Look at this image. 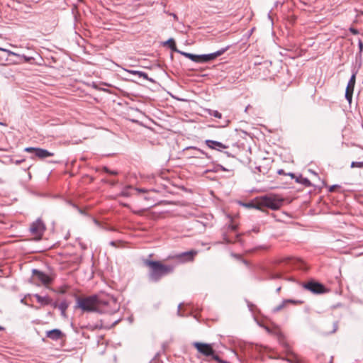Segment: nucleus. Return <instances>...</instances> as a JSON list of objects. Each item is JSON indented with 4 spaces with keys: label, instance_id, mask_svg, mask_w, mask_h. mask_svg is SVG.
Instances as JSON below:
<instances>
[{
    "label": "nucleus",
    "instance_id": "1",
    "mask_svg": "<svg viewBox=\"0 0 363 363\" xmlns=\"http://www.w3.org/2000/svg\"><path fill=\"white\" fill-rule=\"evenodd\" d=\"M143 264L147 267V278L151 282H158L163 277L174 272L175 264H166L161 261L144 259Z\"/></svg>",
    "mask_w": 363,
    "mask_h": 363
},
{
    "label": "nucleus",
    "instance_id": "2",
    "mask_svg": "<svg viewBox=\"0 0 363 363\" xmlns=\"http://www.w3.org/2000/svg\"><path fill=\"white\" fill-rule=\"evenodd\" d=\"M101 296H77V306L84 311H106V306L110 302L115 303L112 296L110 300L106 301L100 298Z\"/></svg>",
    "mask_w": 363,
    "mask_h": 363
},
{
    "label": "nucleus",
    "instance_id": "3",
    "mask_svg": "<svg viewBox=\"0 0 363 363\" xmlns=\"http://www.w3.org/2000/svg\"><path fill=\"white\" fill-rule=\"evenodd\" d=\"M257 323L259 326L263 327L268 333L275 335L277 337L279 344L284 347L286 354L287 355H291L294 359H292L291 358H287L286 359V361L291 363H298L295 354L291 351L289 344L286 341L284 335L277 327L271 329L266 325L260 324L259 322H257Z\"/></svg>",
    "mask_w": 363,
    "mask_h": 363
},
{
    "label": "nucleus",
    "instance_id": "4",
    "mask_svg": "<svg viewBox=\"0 0 363 363\" xmlns=\"http://www.w3.org/2000/svg\"><path fill=\"white\" fill-rule=\"evenodd\" d=\"M55 278V274L51 271L44 272L37 269L32 270L30 281L37 285H43L46 288H49Z\"/></svg>",
    "mask_w": 363,
    "mask_h": 363
},
{
    "label": "nucleus",
    "instance_id": "5",
    "mask_svg": "<svg viewBox=\"0 0 363 363\" xmlns=\"http://www.w3.org/2000/svg\"><path fill=\"white\" fill-rule=\"evenodd\" d=\"M301 286L312 294H320L332 293L333 291L325 285L314 279H310L303 282Z\"/></svg>",
    "mask_w": 363,
    "mask_h": 363
},
{
    "label": "nucleus",
    "instance_id": "6",
    "mask_svg": "<svg viewBox=\"0 0 363 363\" xmlns=\"http://www.w3.org/2000/svg\"><path fill=\"white\" fill-rule=\"evenodd\" d=\"M197 253L198 252L196 250H191L190 251L183 252L173 255H169L168 256L167 259H174L176 260L178 263L192 262L194 259V257L197 255Z\"/></svg>",
    "mask_w": 363,
    "mask_h": 363
},
{
    "label": "nucleus",
    "instance_id": "7",
    "mask_svg": "<svg viewBox=\"0 0 363 363\" xmlns=\"http://www.w3.org/2000/svg\"><path fill=\"white\" fill-rule=\"evenodd\" d=\"M45 229V223L40 218L32 223L30 226V233L34 235L35 238L38 240L41 239Z\"/></svg>",
    "mask_w": 363,
    "mask_h": 363
},
{
    "label": "nucleus",
    "instance_id": "8",
    "mask_svg": "<svg viewBox=\"0 0 363 363\" xmlns=\"http://www.w3.org/2000/svg\"><path fill=\"white\" fill-rule=\"evenodd\" d=\"M25 152L33 153V156L31 157L32 159H34V157H36L40 160H43L48 157H52L54 155L53 152H49L48 150L40 147H28L24 149Z\"/></svg>",
    "mask_w": 363,
    "mask_h": 363
},
{
    "label": "nucleus",
    "instance_id": "9",
    "mask_svg": "<svg viewBox=\"0 0 363 363\" xmlns=\"http://www.w3.org/2000/svg\"><path fill=\"white\" fill-rule=\"evenodd\" d=\"M193 345L201 354L206 357H211L213 359V357L217 356L210 344L196 342L193 343Z\"/></svg>",
    "mask_w": 363,
    "mask_h": 363
},
{
    "label": "nucleus",
    "instance_id": "10",
    "mask_svg": "<svg viewBox=\"0 0 363 363\" xmlns=\"http://www.w3.org/2000/svg\"><path fill=\"white\" fill-rule=\"evenodd\" d=\"M230 46H226L225 48H223L218 51L205 55H199V63H205L215 60L216 57L222 55L224 52H225Z\"/></svg>",
    "mask_w": 363,
    "mask_h": 363
},
{
    "label": "nucleus",
    "instance_id": "11",
    "mask_svg": "<svg viewBox=\"0 0 363 363\" xmlns=\"http://www.w3.org/2000/svg\"><path fill=\"white\" fill-rule=\"evenodd\" d=\"M283 200L281 199H275L272 197L264 196L262 199L260 204L272 210H277L281 206Z\"/></svg>",
    "mask_w": 363,
    "mask_h": 363
},
{
    "label": "nucleus",
    "instance_id": "12",
    "mask_svg": "<svg viewBox=\"0 0 363 363\" xmlns=\"http://www.w3.org/2000/svg\"><path fill=\"white\" fill-rule=\"evenodd\" d=\"M357 73V71H354L352 73V74L347 83L346 90H345V99L347 100V101L350 104L352 102V95H353L354 88L355 82H356Z\"/></svg>",
    "mask_w": 363,
    "mask_h": 363
},
{
    "label": "nucleus",
    "instance_id": "13",
    "mask_svg": "<svg viewBox=\"0 0 363 363\" xmlns=\"http://www.w3.org/2000/svg\"><path fill=\"white\" fill-rule=\"evenodd\" d=\"M205 143L209 148L218 151H221L223 149L228 148V145L213 140H206Z\"/></svg>",
    "mask_w": 363,
    "mask_h": 363
},
{
    "label": "nucleus",
    "instance_id": "14",
    "mask_svg": "<svg viewBox=\"0 0 363 363\" xmlns=\"http://www.w3.org/2000/svg\"><path fill=\"white\" fill-rule=\"evenodd\" d=\"M186 150H194V157L201 158V159H203V158L210 159L211 158V157L208 155V153H206L203 150H202L196 147L189 146V147H187L186 148Z\"/></svg>",
    "mask_w": 363,
    "mask_h": 363
},
{
    "label": "nucleus",
    "instance_id": "15",
    "mask_svg": "<svg viewBox=\"0 0 363 363\" xmlns=\"http://www.w3.org/2000/svg\"><path fill=\"white\" fill-rule=\"evenodd\" d=\"M62 335L61 330L58 329H53L47 332V337L54 340L60 339Z\"/></svg>",
    "mask_w": 363,
    "mask_h": 363
},
{
    "label": "nucleus",
    "instance_id": "16",
    "mask_svg": "<svg viewBox=\"0 0 363 363\" xmlns=\"http://www.w3.org/2000/svg\"><path fill=\"white\" fill-rule=\"evenodd\" d=\"M301 303V301H294V300H292V299H286V300L283 301L281 304L274 307L273 308L272 311L274 313L278 312L280 310H281L283 308H284L286 306V305H287L288 303Z\"/></svg>",
    "mask_w": 363,
    "mask_h": 363
},
{
    "label": "nucleus",
    "instance_id": "17",
    "mask_svg": "<svg viewBox=\"0 0 363 363\" xmlns=\"http://www.w3.org/2000/svg\"><path fill=\"white\" fill-rule=\"evenodd\" d=\"M70 286L67 284H62L58 286L54 291L57 292L61 294H64L66 293L70 294V295H76L74 293H72L69 291Z\"/></svg>",
    "mask_w": 363,
    "mask_h": 363
},
{
    "label": "nucleus",
    "instance_id": "18",
    "mask_svg": "<svg viewBox=\"0 0 363 363\" xmlns=\"http://www.w3.org/2000/svg\"><path fill=\"white\" fill-rule=\"evenodd\" d=\"M128 72L133 75H137L140 77H143V79H145L147 81H150L152 82H154L153 79L151 78H149L147 74L144 72L138 71V70H128Z\"/></svg>",
    "mask_w": 363,
    "mask_h": 363
},
{
    "label": "nucleus",
    "instance_id": "19",
    "mask_svg": "<svg viewBox=\"0 0 363 363\" xmlns=\"http://www.w3.org/2000/svg\"><path fill=\"white\" fill-rule=\"evenodd\" d=\"M296 182H297L298 184H301L307 187L312 186V184L309 181V179H308L307 178L303 177V176L301 174H300V175L297 176V177H296Z\"/></svg>",
    "mask_w": 363,
    "mask_h": 363
},
{
    "label": "nucleus",
    "instance_id": "20",
    "mask_svg": "<svg viewBox=\"0 0 363 363\" xmlns=\"http://www.w3.org/2000/svg\"><path fill=\"white\" fill-rule=\"evenodd\" d=\"M163 45H168L173 52L179 53L180 51L177 48L175 41L173 38H169L167 41L164 42Z\"/></svg>",
    "mask_w": 363,
    "mask_h": 363
},
{
    "label": "nucleus",
    "instance_id": "21",
    "mask_svg": "<svg viewBox=\"0 0 363 363\" xmlns=\"http://www.w3.org/2000/svg\"><path fill=\"white\" fill-rule=\"evenodd\" d=\"M179 53H180L181 55L185 56L186 57L190 59L193 62L199 63V55H194V54L185 52H182V51H179Z\"/></svg>",
    "mask_w": 363,
    "mask_h": 363
},
{
    "label": "nucleus",
    "instance_id": "22",
    "mask_svg": "<svg viewBox=\"0 0 363 363\" xmlns=\"http://www.w3.org/2000/svg\"><path fill=\"white\" fill-rule=\"evenodd\" d=\"M358 48L359 52L356 54V58H362V55L363 52V42L361 39L358 40Z\"/></svg>",
    "mask_w": 363,
    "mask_h": 363
},
{
    "label": "nucleus",
    "instance_id": "23",
    "mask_svg": "<svg viewBox=\"0 0 363 363\" xmlns=\"http://www.w3.org/2000/svg\"><path fill=\"white\" fill-rule=\"evenodd\" d=\"M68 305L65 301L61 302L58 305V308L61 311V315L65 316V311L67 308Z\"/></svg>",
    "mask_w": 363,
    "mask_h": 363
},
{
    "label": "nucleus",
    "instance_id": "24",
    "mask_svg": "<svg viewBox=\"0 0 363 363\" xmlns=\"http://www.w3.org/2000/svg\"><path fill=\"white\" fill-rule=\"evenodd\" d=\"M50 296H36L38 301L41 304H48L50 301Z\"/></svg>",
    "mask_w": 363,
    "mask_h": 363
},
{
    "label": "nucleus",
    "instance_id": "25",
    "mask_svg": "<svg viewBox=\"0 0 363 363\" xmlns=\"http://www.w3.org/2000/svg\"><path fill=\"white\" fill-rule=\"evenodd\" d=\"M209 114L217 118H221L222 114L216 110H209Z\"/></svg>",
    "mask_w": 363,
    "mask_h": 363
},
{
    "label": "nucleus",
    "instance_id": "26",
    "mask_svg": "<svg viewBox=\"0 0 363 363\" xmlns=\"http://www.w3.org/2000/svg\"><path fill=\"white\" fill-rule=\"evenodd\" d=\"M351 168L358 167L363 168V162H352L350 165Z\"/></svg>",
    "mask_w": 363,
    "mask_h": 363
},
{
    "label": "nucleus",
    "instance_id": "27",
    "mask_svg": "<svg viewBox=\"0 0 363 363\" xmlns=\"http://www.w3.org/2000/svg\"><path fill=\"white\" fill-rule=\"evenodd\" d=\"M269 277L272 279H278L281 277V274L278 272H269Z\"/></svg>",
    "mask_w": 363,
    "mask_h": 363
},
{
    "label": "nucleus",
    "instance_id": "28",
    "mask_svg": "<svg viewBox=\"0 0 363 363\" xmlns=\"http://www.w3.org/2000/svg\"><path fill=\"white\" fill-rule=\"evenodd\" d=\"M135 190L136 191H138V193H147L148 191H156L155 189L148 190L147 189H142V188H135Z\"/></svg>",
    "mask_w": 363,
    "mask_h": 363
},
{
    "label": "nucleus",
    "instance_id": "29",
    "mask_svg": "<svg viewBox=\"0 0 363 363\" xmlns=\"http://www.w3.org/2000/svg\"><path fill=\"white\" fill-rule=\"evenodd\" d=\"M103 170L104 172H105L106 173H108V174H113V175H116L118 174V172H116V171H111V169H109L107 167H103Z\"/></svg>",
    "mask_w": 363,
    "mask_h": 363
},
{
    "label": "nucleus",
    "instance_id": "30",
    "mask_svg": "<svg viewBox=\"0 0 363 363\" xmlns=\"http://www.w3.org/2000/svg\"><path fill=\"white\" fill-rule=\"evenodd\" d=\"M213 359L218 363H229L228 362L221 359L218 356H214Z\"/></svg>",
    "mask_w": 363,
    "mask_h": 363
},
{
    "label": "nucleus",
    "instance_id": "31",
    "mask_svg": "<svg viewBox=\"0 0 363 363\" xmlns=\"http://www.w3.org/2000/svg\"><path fill=\"white\" fill-rule=\"evenodd\" d=\"M129 187H127L125 189H124L122 191H121V195L123 196H130V194L128 193V189Z\"/></svg>",
    "mask_w": 363,
    "mask_h": 363
},
{
    "label": "nucleus",
    "instance_id": "32",
    "mask_svg": "<svg viewBox=\"0 0 363 363\" xmlns=\"http://www.w3.org/2000/svg\"><path fill=\"white\" fill-rule=\"evenodd\" d=\"M350 32L352 33L354 35L359 34V30L353 27H350L349 29Z\"/></svg>",
    "mask_w": 363,
    "mask_h": 363
},
{
    "label": "nucleus",
    "instance_id": "33",
    "mask_svg": "<svg viewBox=\"0 0 363 363\" xmlns=\"http://www.w3.org/2000/svg\"><path fill=\"white\" fill-rule=\"evenodd\" d=\"M247 306H248L250 311H252V312H254V311L256 308L255 306H254L253 304H252V303H250L249 302L247 303Z\"/></svg>",
    "mask_w": 363,
    "mask_h": 363
},
{
    "label": "nucleus",
    "instance_id": "34",
    "mask_svg": "<svg viewBox=\"0 0 363 363\" xmlns=\"http://www.w3.org/2000/svg\"><path fill=\"white\" fill-rule=\"evenodd\" d=\"M0 50H2V51H4V52H8L9 55H16L14 52H11V51H10V50H6V49H4V48H0Z\"/></svg>",
    "mask_w": 363,
    "mask_h": 363
},
{
    "label": "nucleus",
    "instance_id": "35",
    "mask_svg": "<svg viewBox=\"0 0 363 363\" xmlns=\"http://www.w3.org/2000/svg\"><path fill=\"white\" fill-rule=\"evenodd\" d=\"M337 187H339V186H338V185H333V186H331L330 187V189H329V191H330V192H333V191H334L335 190V189H337Z\"/></svg>",
    "mask_w": 363,
    "mask_h": 363
},
{
    "label": "nucleus",
    "instance_id": "36",
    "mask_svg": "<svg viewBox=\"0 0 363 363\" xmlns=\"http://www.w3.org/2000/svg\"><path fill=\"white\" fill-rule=\"evenodd\" d=\"M218 167L220 169H221L222 171H223V172H226V171H228V169H227L226 168H225L223 166H222V165H220V164L218 165Z\"/></svg>",
    "mask_w": 363,
    "mask_h": 363
},
{
    "label": "nucleus",
    "instance_id": "37",
    "mask_svg": "<svg viewBox=\"0 0 363 363\" xmlns=\"http://www.w3.org/2000/svg\"><path fill=\"white\" fill-rule=\"evenodd\" d=\"M229 228H230L232 230L235 231V230H236V229H237V225H229Z\"/></svg>",
    "mask_w": 363,
    "mask_h": 363
},
{
    "label": "nucleus",
    "instance_id": "38",
    "mask_svg": "<svg viewBox=\"0 0 363 363\" xmlns=\"http://www.w3.org/2000/svg\"><path fill=\"white\" fill-rule=\"evenodd\" d=\"M287 175L290 176L292 179H295L297 177L294 173H288Z\"/></svg>",
    "mask_w": 363,
    "mask_h": 363
},
{
    "label": "nucleus",
    "instance_id": "39",
    "mask_svg": "<svg viewBox=\"0 0 363 363\" xmlns=\"http://www.w3.org/2000/svg\"><path fill=\"white\" fill-rule=\"evenodd\" d=\"M23 161H25V160H16V161H15V164H21V162H23Z\"/></svg>",
    "mask_w": 363,
    "mask_h": 363
},
{
    "label": "nucleus",
    "instance_id": "40",
    "mask_svg": "<svg viewBox=\"0 0 363 363\" xmlns=\"http://www.w3.org/2000/svg\"><path fill=\"white\" fill-rule=\"evenodd\" d=\"M277 173L279 174H285L284 171L283 169L278 170Z\"/></svg>",
    "mask_w": 363,
    "mask_h": 363
},
{
    "label": "nucleus",
    "instance_id": "41",
    "mask_svg": "<svg viewBox=\"0 0 363 363\" xmlns=\"http://www.w3.org/2000/svg\"><path fill=\"white\" fill-rule=\"evenodd\" d=\"M285 261L288 263V262H290L291 261H294V259H292L291 258H286Z\"/></svg>",
    "mask_w": 363,
    "mask_h": 363
},
{
    "label": "nucleus",
    "instance_id": "42",
    "mask_svg": "<svg viewBox=\"0 0 363 363\" xmlns=\"http://www.w3.org/2000/svg\"><path fill=\"white\" fill-rule=\"evenodd\" d=\"M110 245H112V246H116V242L114 241H111L110 242Z\"/></svg>",
    "mask_w": 363,
    "mask_h": 363
},
{
    "label": "nucleus",
    "instance_id": "43",
    "mask_svg": "<svg viewBox=\"0 0 363 363\" xmlns=\"http://www.w3.org/2000/svg\"><path fill=\"white\" fill-rule=\"evenodd\" d=\"M280 289H281V287H278V288L277 289V293H279V291H280Z\"/></svg>",
    "mask_w": 363,
    "mask_h": 363
},
{
    "label": "nucleus",
    "instance_id": "44",
    "mask_svg": "<svg viewBox=\"0 0 363 363\" xmlns=\"http://www.w3.org/2000/svg\"><path fill=\"white\" fill-rule=\"evenodd\" d=\"M128 319H129L130 323H132V321H133V318H132V317H130Z\"/></svg>",
    "mask_w": 363,
    "mask_h": 363
},
{
    "label": "nucleus",
    "instance_id": "45",
    "mask_svg": "<svg viewBox=\"0 0 363 363\" xmlns=\"http://www.w3.org/2000/svg\"><path fill=\"white\" fill-rule=\"evenodd\" d=\"M26 298V296H25V297H24V298H22V299L21 300V301L23 303V302L24 301V300H25V298Z\"/></svg>",
    "mask_w": 363,
    "mask_h": 363
},
{
    "label": "nucleus",
    "instance_id": "46",
    "mask_svg": "<svg viewBox=\"0 0 363 363\" xmlns=\"http://www.w3.org/2000/svg\"><path fill=\"white\" fill-rule=\"evenodd\" d=\"M181 307H182V304H179V305L178 306L179 311L180 310Z\"/></svg>",
    "mask_w": 363,
    "mask_h": 363
},
{
    "label": "nucleus",
    "instance_id": "47",
    "mask_svg": "<svg viewBox=\"0 0 363 363\" xmlns=\"http://www.w3.org/2000/svg\"><path fill=\"white\" fill-rule=\"evenodd\" d=\"M4 330V328L3 327L0 326V330Z\"/></svg>",
    "mask_w": 363,
    "mask_h": 363
},
{
    "label": "nucleus",
    "instance_id": "48",
    "mask_svg": "<svg viewBox=\"0 0 363 363\" xmlns=\"http://www.w3.org/2000/svg\"><path fill=\"white\" fill-rule=\"evenodd\" d=\"M144 199L146 200L148 199L147 196H145Z\"/></svg>",
    "mask_w": 363,
    "mask_h": 363
},
{
    "label": "nucleus",
    "instance_id": "49",
    "mask_svg": "<svg viewBox=\"0 0 363 363\" xmlns=\"http://www.w3.org/2000/svg\"><path fill=\"white\" fill-rule=\"evenodd\" d=\"M330 363H332V360H330Z\"/></svg>",
    "mask_w": 363,
    "mask_h": 363
}]
</instances>
